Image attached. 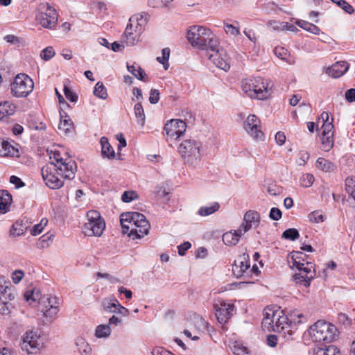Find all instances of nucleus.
Returning <instances> with one entry per match:
<instances>
[{
  "label": "nucleus",
  "instance_id": "12",
  "mask_svg": "<svg viewBox=\"0 0 355 355\" xmlns=\"http://www.w3.org/2000/svg\"><path fill=\"white\" fill-rule=\"evenodd\" d=\"M15 295L10 282L4 277L0 276V313L6 315L10 313L11 308L10 302L13 300Z\"/></svg>",
  "mask_w": 355,
  "mask_h": 355
},
{
  "label": "nucleus",
  "instance_id": "5",
  "mask_svg": "<svg viewBox=\"0 0 355 355\" xmlns=\"http://www.w3.org/2000/svg\"><path fill=\"white\" fill-rule=\"evenodd\" d=\"M187 37L190 44L200 49L206 50L219 45L217 37L209 28L200 25H193L188 28Z\"/></svg>",
  "mask_w": 355,
  "mask_h": 355
},
{
  "label": "nucleus",
  "instance_id": "53",
  "mask_svg": "<svg viewBox=\"0 0 355 355\" xmlns=\"http://www.w3.org/2000/svg\"><path fill=\"white\" fill-rule=\"evenodd\" d=\"M346 191L349 195L355 200V180L347 178L345 180Z\"/></svg>",
  "mask_w": 355,
  "mask_h": 355
},
{
  "label": "nucleus",
  "instance_id": "33",
  "mask_svg": "<svg viewBox=\"0 0 355 355\" xmlns=\"http://www.w3.org/2000/svg\"><path fill=\"white\" fill-rule=\"evenodd\" d=\"M119 302L114 297L105 298L102 301L103 309L110 313H114L117 309L116 304Z\"/></svg>",
  "mask_w": 355,
  "mask_h": 355
},
{
  "label": "nucleus",
  "instance_id": "23",
  "mask_svg": "<svg viewBox=\"0 0 355 355\" xmlns=\"http://www.w3.org/2000/svg\"><path fill=\"white\" fill-rule=\"evenodd\" d=\"M260 214L254 210H248L244 214L243 223L250 230L252 227H257L260 223Z\"/></svg>",
  "mask_w": 355,
  "mask_h": 355
},
{
  "label": "nucleus",
  "instance_id": "14",
  "mask_svg": "<svg viewBox=\"0 0 355 355\" xmlns=\"http://www.w3.org/2000/svg\"><path fill=\"white\" fill-rule=\"evenodd\" d=\"M219 45L215 48H210L207 51L209 59L218 68L227 71L230 69V58L223 49H219Z\"/></svg>",
  "mask_w": 355,
  "mask_h": 355
},
{
  "label": "nucleus",
  "instance_id": "61",
  "mask_svg": "<svg viewBox=\"0 0 355 355\" xmlns=\"http://www.w3.org/2000/svg\"><path fill=\"white\" fill-rule=\"evenodd\" d=\"M24 277V272L21 270H16L12 272L11 278L15 284H18Z\"/></svg>",
  "mask_w": 355,
  "mask_h": 355
},
{
  "label": "nucleus",
  "instance_id": "21",
  "mask_svg": "<svg viewBox=\"0 0 355 355\" xmlns=\"http://www.w3.org/2000/svg\"><path fill=\"white\" fill-rule=\"evenodd\" d=\"M305 254L301 252H293L291 254L288 263L292 268L297 270H303V268H306L307 264L313 265L312 263L305 261Z\"/></svg>",
  "mask_w": 355,
  "mask_h": 355
},
{
  "label": "nucleus",
  "instance_id": "24",
  "mask_svg": "<svg viewBox=\"0 0 355 355\" xmlns=\"http://www.w3.org/2000/svg\"><path fill=\"white\" fill-rule=\"evenodd\" d=\"M141 34L136 33L135 31H131L130 28L126 26L125 31L121 37V43L125 46H133L139 40Z\"/></svg>",
  "mask_w": 355,
  "mask_h": 355
},
{
  "label": "nucleus",
  "instance_id": "30",
  "mask_svg": "<svg viewBox=\"0 0 355 355\" xmlns=\"http://www.w3.org/2000/svg\"><path fill=\"white\" fill-rule=\"evenodd\" d=\"M315 165L318 169L325 173H329L336 169V165L324 157L318 158Z\"/></svg>",
  "mask_w": 355,
  "mask_h": 355
},
{
  "label": "nucleus",
  "instance_id": "1",
  "mask_svg": "<svg viewBox=\"0 0 355 355\" xmlns=\"http://www.w3.org/2000/svg\"><path fill=\"white\" fill-rule=\"evenodd\" d=\"M50 162L42 168V176L46 185L51 189H58L64 185L66 180H72L76 171V162L67 154L58 150H51Z\"/></svg>",
  "mask_w": 355,
  "mask_h": 355
},
{
  "label": "nucleus",
  "instance_id": "45",
  "mask_svg": "<svg viewBox=\"0 0 355 355\" xmlns=\"http://www.w3.org/2000/svg\"><path fill=\"white\" fill-rule=\"evenodd\" d=\"M170 55V49L164 48L162 51V56H158L157 60L163 64L164 69L167 70L169 67L168 58Z\"/></svg>",
  "mask_w": 355,
  "mask_h": 355
},
{
  "label": "nucleus",
  "instance_id": "59",
  "mask_svg": "<svg viewBox=\"0 0 355 355\" xmlns=\"http://www.w3.org/2000/svg\"><path fill=\"white\" fill-rule=\"evenodd\" d=\"M173 0H148V5L153 8L166 7Z\"/></svg>",
  "mask_w": 355,
  "mask_h": 355
},
{
  "label": "nucleus",
  "instance_id": "35",
  "mask_svg": "<svg viewBox=\"0 0 355 355\" xmlns=\"http://www.w3.org/2000/svg\"><path fill=\"white\" fill-rule=\"evenodd\" d=\"M313 355H340V352L336 346L329 345L326 348H315Z\"/></svg>",
  "mask_w": 355,
  "mask_h": 355
},
{
  "label": "nucleus",
  "instance_id": "54",
  "mask_svg": "<svg viewBox=\"0 0 355 355\" xmlns=\"http://www.w3.org/2000/svg\"><path fill=\"white\" fill-rule=\"evenodd\" d=\"M55 54V52L52 46H47L40 53V57L42 60L48 61L51 59Z\"/></svg>",
  "mask_w": 355,
  "mask_h": 355
},
{
  "label": "nucleus",
  "instance_id": "42",
  "mask_svg": "<svg viewBox=\"0 0 355 355\" xmlns=\"http://www.w3.org/2000/svg\"><path fill=\"white\" fill-rule=\"evenodd\" d=\"M266 26L268 28L273 31L280 32L285 31L286 24L284 21H279L276 20H269L266 23Z\"/></svg>",
  "mask_w": 355,
  "mask_h": 355
},
{
  "label": "nucleus",
  "instance_id": "27",
  "mask_svg": "<svg viewBox=\"0 0 355 355\" xmlns=\"http://www.w3.org/2000/svg\"><path fill=\"white\" fill-rule=\"evenodd\" d=\"M12 200V196L7 191H0V211L3 214L8 212Z\"/></svg>",
  "mask_w": 355,
  "mask_h": 355
},
{
  "label": "nucleus",
  "instance_id": "19",
  "mask_svg": "<svg viewBox=\"0 0 355 355\" xmlns=\"http://www.w3.org/2000/svg\"><path fill=\"white\" fill-rule=\"evenodd\" d=\"M298 273L293 275L295 281L297 284L308 287L315 275L313 265L307 264L306 268H303V270H298Z\"/></svg>",
  "mask_w": 355,
  "mask_h": 355
},
{
  "label": "nucleus",
  "instance_id": "37",
  "mask_svg": "<svg viewBox=\"0 0 355 355\" xmlns=\"http://www.w3.org/2000/svg\"><path fill=\"white\" fill-rule=\"evenodd\" d=\"M128 71L131 73L135 78L140 80H144L146 76L145 71L141 68V67L137 64L132 65L127 64Z\"/></svg>",
  "mask_w": 355,
  "mask_h": 355
},
{
  "label": "nucleus",
  "instance_id": "28",
  "mask_svg": "<svg viewBox=\"0 0 355 355\" xmlns=\"http://www.w3.org/2000/svg\"><path fill=\"white\" fill-rule=\"evenodd\" d=\"M16 110V106L10 101H3L0 103V120L6 116L14 114Z\"/></svg>",
  "mask_w": 355,
  "mask_h": 355
},
{
  "label": "nucleus",
  "instance_id": "64",
  "mask_svg": "<svg viewBox=\"0 0 355 355\" xmlns=\"http://www.w3.org/2000/svg\"><path fill=\"white\" fill-rule=\"evenodd\" d=\"M151 355H175L172 354L171 352L166 350L165 349L162 347H155L152 352Z\"/></svg>",
  "mask_w": 355,
  "mask_h": 355
},
{
  "label": "nucleus",
  "instance_id": "3",
  "mask_svg": "<svg viewBox=\"0 0 355 355\" xmlns=\"http://www.w3.org/2000/svg\"><path fill=\"white\" fill-rule=\"evenodd\" d=\"M24 298L32 306L38 304V311L42 313L46 322H52L58 318L60 302L57 296L51 294L42 295L39 289L34 288L27 291Z\"/></svg>",
  "mask_w": 355,
  "mask_h": 355
},
{
  "label": "nucleus",
  "instance_id": "40",
  "mask_svg": "<svg viewBox=\"0 0 355 355\" xmlns=\"http://www.w3.org/2000/svg\"><path fill=\"white\" fill-rule=\"evenodd\" d=\"M111 329L109 324H100L96 327L95 336L98 338H106L110 336Z\"/></svg>",
  "mask_w": 355,
  "mask_h": 355
},
{
  "label": "nucleus",
  "instance_id": "34",
  "mask_svg": "<svg viewBox=\"0 0 355 355\" xmlns=\"http://www.w3.org/2000/svg\"><path fill=\"white\" fill-rule=\"evenodd\" d=\"M219 203L215 202L209 205L201 207L198 209V214L200 216H207L217 211L219 209Z\"/></svg>",
  "mask_w": 355,
  "mask_h": 355
},
{
  "label": "nucleus",
  "instance_id": "58",
  "mask_svg": "<svg viewBox=\"0 0 355 355\" xmlns=\"http://www.w3.org/2000/svg\"><path fill=\"white\" fill-rule=\"evenodd\" d=\"M63 92L67 99L73 103H76L77 101L78 96L73 93L68 86H64Z\"/></svg>",
  "mask_w": 355,
  "mask_h": 355
},
{
  "label": "nucleus",
  "instance_id": "49",
  "mask_svg": "<svg viewBox=\"0 0 355 355\" xmlns=\"http://www.w3.org/2000/svg\"><path fill=\"white\" fill-rule=\"evenodd\" d=\"M282 237L287 240L295 241L300 237V234L297 229L289 228L283 232Z\"/></svg>",
  "mask_w": 355,
  "mask_h": 355
},
{
  "label": "nucleus",
  "instance_id": "41",
  "mask_svg": "<svg viewBox=\"0 0 355 355\" xmlns=\"http://www.w3.org/2000/svg\"><path fill=\"white\" fill-rule=\"evenodd\" d=\"M134 112L136 118L138 120V123L141 125V127H144L146 121V116L144 108L140 103L135 105Z\"/></svg>",
  "mask_w": 355,
  "mask_h": 355
},
{
  "label": "nucleus",
  "instance_id": "32",
  "mask_svg": "<svg viewBox=\"0 0 355 355\" xmlns=\"http://www.w3.org/2000/svg\"><path fill=\"white\" fill-rule=\"evenodd\" d=\"M295 24L302 29L314 35H319L321 32L317 26L306 21L297 20Z\"/></svg>",
  "mask_w": 355,
  "mask_h": 355
},
{
  "label": "nucleus",
  "instance_id": "38",
  "mask_svg": "<svg viewBox=\"0 0 355 355\" xmlns=\"http://www.w3.org/2000/svg\"><path fill=\"white\" fill-rule=\"evenodd\" d=\"M236 232H234L233 230L229 231L223 234V243L228 246H234L239 243V239L235 235Z\"/></svg>",
  "mask_w": 355,
  "mask_h": 355
},
{
  "label": "nucleus",
  "instance_id": "46",
  "mask_svg": "<svg viewBox=\"0 0 355 355\" xmlns=\"http://www.w3.org/2000/svg\"><path fill=\"white\" fill-rule=\"evenodd\" d=\"M53 234H45L39 239L37 245L41 248H46L49 246L50 243L53 241Z\"/></svg>",
  "mask_w": 355,
  "mask_h": 355
},
{
  "label": "nucleus",
  "instance_id": "48",
  "mask_svg": "<svg viewBox=\"0 0 355 355\" xmlns=\"http://www.w3.org/2000/svg\"><path fill=\"white\" fill-rule=\"evenodd\" d=\"M48 220L46 218H43L40 222L35 225L31 230V234L33 236H37L41 234L44 228L47 225Z\"/></svg>",
  "mask_w": 355,
  "mask_h": 355
},
{
  "label": "nucleus",
  "instance_id": "51",
  "mask_svg": "<svg viewBox=\"0 0 355 355\" xmlns=\"http://www.w3.org/2000/svg\"><path fill=\"white\" fill-rule=\"evenodd\" d=\"M334 3L336 4L342 8L345 12L352 14L354 12L353 7L349 4L345 0H331Z\"/></svg>",
  "mask_w": 355,
  "mask_h": 355
},
{
  "label": "nucleus",
  "instance_id": "16",
  "mask_svg": "<svg viewBox=\"0 0 355 355\" xmlns=\"http://www.w3.org/2000/svg\"><path fill=\"white\" fill-rule=\"evenodd\" d=\"M243 128L249 136L257 141L263 140L264 135L261 130V121L256 115L248 116L243 123Z\"/></svg>",
  "mask_w": 355,
  "mask_h": 355
},
{
  "label": "nucleus",
  "instance_id": "50",
  "mask_svg": "<svg viewBox=\"0 0 355 355\" xmlns=\"http://www.w3.org/2000/svg\"><path fill=\"white\" fill-rule=\"evenodd\" d=\"M314 180V176L312 174L305 173L300 178V184L302 187L308 188L313 184Z\"/></svg>",
  "mask_w": 355,
  "mask_h": 355
},
{
  "label": "nucleus",
  "instance_id": "44",
  "mask_svg": "<svg viewBox=\"0 0 355 355\" xmlns=\"http://www.w3.org/2000/svg\"><path fill=\"white\" fill-rule=\"evenodd\" d=\"M224 31L225 33L232 36H238L240 35V29L239 22L235 21L234 24H224Z\"/></svg>",
  "mask_w": 355,
  "mask_h": 355
},
{
  "label": "nucleus",
  "instance_id": "7",
  "mask_svg": "<svg viewBox=\"0 0 355 355\" xmlns=\"http://www.w3.org/2000/svg\"><path fill=\"white\" fill-rule=\"evenodd\" d=\"M241 89L251 98L263 100L270 95L268 84L261 77L245 78L242 81Z\"/></svg>",
  "mask_w": 355,
  "mask_h": 355
},
{
  "label": "nucleus",
  "instance_id": "57",
  "mask_svg": "<svg viewBox=\"0 0 355 355\" xmlns=\"http://www.w3.org/2000/svg\"><path fill=\"white\" fill-rule=\"evenodd\" d=\"M308 218L311 222L318 223L324 220V216L319 211H315L310 213Z\"/></svg>",
  "mask_w": 355,
  "mask_h": 355
},
{
  "label": "nucleus",
  "instance_id": "15",
  "mask_svg": "<svg viewBox=\"0 0 355 355\" xmlns=\"http://www.w3.org/2000/svg\"><path fill=\"white\" fill-rule=\"evenodd\" d=\"M234 275L244 279L252 278V270H250V259L247 254H243L237 257L232 266Z\"/></svg>",
  "mask_w": 355,
  "mask_h": 355
},
{
  "label": "nucleus",
  "instance_id": "63",
  "mask_svg": "<svg viewBox=\"0 0 355 355\" xmlns=\"http://www.w3.org/2000/svg\"><path fill=\"white\" fill-rule=\"evenodd\" d=\"M159 100V92L157 89H153L150 90L149 101L152 104H156Z\"/></svg>",
  "mask_w": 355,
  "mask_h": 355
},
{
  "label": "nucleus",
  "instance_id": "31",
  "mask_svg": "<svg viewBox=\"0 0 355 355\" xmlns=\"http://www.w3.org/2000/svg\"><path fill=\"white\" fill-rule=\"evenodd\" d=\"M76 345L80 355H91L92 348L88 343L83 338H78L76 340Z\"/></svg>",
  "mask_w": 355,
  "mask_h": 355
},
{
  "label": "nucleus",
  "instance_id": "25",
  "mask_svg": "<svg viewBox=\"0 0 355 355\" xmlns=\"http://www.w3.org/2000/svg\"><path fill=\"white\" fill-rule=\"evenodd\" d=\"M319 120H322V135H334V125H333V119L329 120V114L327 112H323L320 114Z\"/></svg>",
  "mask_w": 355,
  "mask_h": 355
},
{
  "label": "nucleus",
  "instance_id": "6",
  "mask_svg": "<svg viewBox=\"0 0 355 355\" xmlns=\"http://www.w3.org/2000/svg\"><path fill=\"white\" fill-rule=\"evenodd\" d=\"M178 151L184 162L191 166H198L203 156L202 143L194 139L183 140L179 144Z\"/></svg>",
  "mask_w": 355,
  "mask_h": 355
},
{
  "label": "nucleus",
  "instance_id": "13",
  "mask_svg": "<svg viewBox=\"0 0 355 355\" xmlns=\"http://www.w3.org/2000/svg\"><path fill=\"white\" fill-rule=\"evenodd\" d=\"M20 346L28 354H37L42 346L40 334L37 331L27 330L21 336Z\"/></svg>",
  "mask_w": 355,
  "mask_h": 355
},
{
  "label": "nucleus",
  "instance_id": "17",
  "mask_svg": "<svg viewBox=\"0 0 355 355\" xmlns=\"http://www.w3.org/2000/svg\"><path fill=\"white\" fill-rule=\"evenodd\" d=\"M186 123L180 119H171L164 125L166 136L173 139H177L182 136L186 132Z\"/></svg>",
  "mask_w": 355,
  "mask_h": 355
},
{
  "label": "nucleus",
  "instance_id": "26",
  "mask_svg": "<svg viewBox=\"0 0 355 355\" xmlns=\"http://www.w3.org/2000/svg\"><path fill=\"white\" fill-rule=\"evenodd\" d=\"M0 155L3 157L18 156V149L7 141H0Z\"/></svg>",
  "mask_w": 355,
  "mask_h": 355
},
{
  "label": "nucleus",
  "instance_id": "39",
  "mask_svg": "<svg viewBox=\"0 0 355 355\" xmlns=\"http://www.w3.org/2000/svg\"><path fill=\"white\" fill-rule=\"evenodd\" d=\"M73 123L67 116L64 119L63 116L60 114V122L58 125L60 131L64 134L68 133L72 128Z\"/></svg>",
  "mask_w": 355,
  "mask_h": 355
},
{
  "label": "nucleus",
  "instance_id": "52",
  "mask_svg": "<svg viewBox=\"0 0 355 355\" xmlns=\"http://www.w3.org/2000/svg\"><path fill=\"white\" fill-rule=\"evenodd\" d=\"M309 157L310 155L308 151L305 150H300L298 152V159L296 160V163L298 166H305L309 159Z\"/></svg>",
  "mask_w": 355,
  "mask_h": 355
},
{
  "label": "nucleus",
  "instance_id": "36",
  "mask_svg": "<svg viewBox=\"0 0 355 355\" xmlns=\"http://www.w3.org/2000/svg\"><path fill=\"white\" fill-rule=\"evenodd\" d=\"M26 230V226L23 221L17 220L12 225L10 230V235L13 236H19L23 235Z\"/></svg>",
  "mask_w": 355,
  "mask_h": 355
},
{
  "label": "nucleus",
  "instance_id": "22",
  "mask_svg": "<svg viewBox=\"0 0 355 355\" xmlns=\"http://www.w3.org/2000/svg\"><path fill=\"white\" fill-rule=\"evenodd\" d=\"M349 69V64L345 61H339L327 68L326 73L331 77L337 78L342 76Z\"/></svg>",
  "mask_w": 355,
  "mask_h": 355
},
{
  "label": "nucleus",
  "instance_id": "43",
  "mask_svg": "<svg viewBox=\"0 0 355 355\" xmlns=\"http://www.w3.org/2000/svg\"><path fill=\"white\" fill-rule=\"evenodd\" d=\"M94 94L96 97L101 98V99H106L108 96L105 87L101 82H98L96 84V85L94 87Z\"/></svg>",
  "mask_w": 355,
  "mask_h": 355
},
{
  "label": "nucleus",
  "instance_id": "60",
  "mask_svg": "<svg viewBox=\"0 0 355 355\" xmlns=\"http://www.w3.org/2000/svg\"><path fill=\"white\" fill-rule=\"evenodd\" d=\"M282 216L281 210L277 207H272L269 214V217L273 220H279Z\"/></svg>",
  "mask_w": 355,
  "mask_h": 355
},
{
  "label": "nucleus",
  "instance_id": "10",
  "mask_svg": "<svg viewBox=\"0 0 355 355\" xmlns=\"http://www.w3.org/2000/svg\"><path fill=\"white\" fill-rule=\"evenodd\" d=\"M87 222L83 225V232L87 236H101L105 230V223L100 213L89 210L86 214Z\"/></svg>",
  "mask_w": 355,
  "mask_h": 355
},
{
  "label": "nucleus",
  "instance_id": "8",
  "mask_svg": "<svg viewBox=\"0 0 355 355\" xmlns=\"http://www.w3.org/2000/svg\"><path fill=\"white\" fill-rule=\"evenodd\" d=\"M309 334L315 343H331L336 336V328L329 322L319 320L311 327Z\"/></svg>",
  "mask_w": 355,
  "mask_h": 355
},
{
  "label": "nucleus",
  "instance_id": "9",
  "mask_svg": "<svg viewBox=\"0 0 355 355\" xmlns=\"http://www.w3.org/2000/svg\"><path fill=\"white\" fill-rule=\"evenodd\" d=\"M10 94L15 98H26L33 90V80L26 73H18L11 81Z\"/></svg>",
  "mask_w": 355,
  "mask_h": 355
},
{
  "label": "nucleus",
  "instance_id": "18",
  "mask_svg": "<svg viewBox=\"0 0 355 355\" xmlns=\"http://www.w3.org/2000/svg\"><path fill=\"white\" fill-rule=\"evenodd\" d=\"M214 307L216 318L220 324L227 322L234 311V305L233 304L223 300L218 301Z\"/></svg>",
  "mask_w": 355,
  "mask_h": 355
},
{
  "label": "nucleus",
  "instance_id": "56",
  "mask_svg": "<svg viewBox=\"0 0 355 355\" xmlns=\"http://www.w3.org/2000/svg\"><path fill=\"white\" fill-rule=\"evenodd\" d=\"M138 196L137 193L134 191H125L121 196V200L123 202L128 203L132 202V200L137 199Z\"/></svg>",
  "mask_w": 355,
  "mask_h": 355
},
{
  "label": "nucleus",
  "instance_id": "20",
  "mask_svg": "<svg viewBox=\"0 0 355 355\" xmlns=\"http://www.w3.org/2000/svg\"><path fill=\"white\" fill-rule=\"evenodd\" d=\"M146 24V18L144 14H137L132 16L129 19V21L127 26L131 28H134V31L141 34L144 30V27Z\"/></svg>",
  "mask_w": 355,
  "mask_h": 355
},
{
  "label": "nucleus",
  "instance_id": "62",
  "mask_svg": "<svg viewBox=\"0 0 355 355\" xmlns=\"http://www.w3.org/2000/svg\"><path fill=\"white\" fill-rule=\"evenodd\" d=\"M250 229L245 225L243 223L240 225L237 230H233L234 232H236L235 235L238 238L239 241L240 238L243 236L247 232H248Z\"/></svg>",
  "mask_w": 355,
  "mask_h": 355
},
{
  "label": "nucleus",
  "instance_id": "29",
  "mask_svg": "<svg viewBox=\"0 0 355 355\" xmlns=\"http://www.w3.org/2000/svg\"><path fill=\"white\" fill-rule=\"evenodd\" d=\"M100 144L101 146L102 155L104 157H107L108 159L114 158L115 156V153L113 148L110 144L107 138L105 137H101L100 139Z\"/></svg>",
  "mask_w": 355,
  "mask_h": 355
},
{
  "label": "nucleus",
  "instance_id": "4",
  "mask_svg": "<svg viewBox=\"0 0 355 355\" xmlns=\"http://www.w3.org/2000/svg\"><path fill=\"white\" fill-rule=\"evenodd\" d=\"M120 222L123 234H128L132 239H137L147 235L150 224L144 215L139 212H127L120 216Z\"/></svg>",
  "mask_w": 355,
  "mask_h": 355
},
{
  "label": "nucleus",
  "instance_id": "2",
  "mask_svg": "<svg viewBox=\"0 0 355 355\" xmlns=\"http://www.w3.org/2000/svg\"><path fill=\"white\" fill-rule=\"evenodd\" d=\"M263 316L261 327L264 331L282 333L284 336H291L297 324L307 321L306 315L297 310L291 311L288 316L278 307L265 308Z\"/></svg>",
  "mask_w": 355,
  "mask_h": 355
},
{
  "label": "nucleus",
  "instance_id": "55",
  "mask_svg": "<svg viewBox=\"0 0 355 355\" xmlns=\"http://www.w3.org/2000/svg\"><path fill=\"white\" fill-rule=\"evenodd\" d=\"M274 53L279 58L288 62L287 58L289 55V52L286 49L282 46H277L274 49Z\"/></svg>",
  "mask_w": 355,
  "mask_h": 355
},
{
  "label": "nucleus",
  "instance_id": "47",
  "mask_svg": "<svg viewBox=\"0 0 355 355\" xmlns=\"http://www.w3.org/2000/svg\"><path fill=\"white\" fill-rule=\"evenodd\" d=\"M333 137H334V135H322V138H321L322 146V149L324 151H329L334 146Z\"/></svg>",
  "mask_w": 355,
  "mask_h": 355
},
{
  "label": "nucleus",
  "instance_id": "11",
  "mask_svg": "<svg viewBox=\"0 0 355 355\" xmlns=\"http://www.w3.org/2000/svg\"><path fill=\"white\" fill-rule=\"evenodd\" d=\"M35 17L37 23L42 27L52 29L57 24L58 15L56 10L49 3H42L40 4Z\"/></svg>",
  "mask_w": 355,
  "mask_h": 355
}]
</instances>
